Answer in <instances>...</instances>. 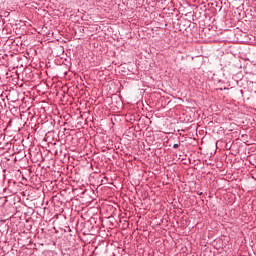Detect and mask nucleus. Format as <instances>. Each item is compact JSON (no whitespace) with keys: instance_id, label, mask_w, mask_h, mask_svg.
<instances>
[{"instance_id":"obj_1","label":"nucleus","mask_w":256,"mask_h":256,"mask_svg":"<svg viewBox=\"0 0 256 256\" xmlns=\"http://www.w3.org/2000/svg\"><path fill=\"white\" fill-rule=\"evenodd\" d=\"M173 149H179V144H174Z\"/></svg>"}]
</instances>
